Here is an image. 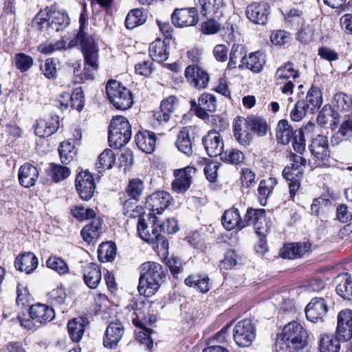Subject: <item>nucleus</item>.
Masks as SVG:
<instances>
[{"label": "nucleus", "mask_w": 352, "mask_h": 352, "mask_svg": "<svg viewBox=\"0 0 352 352\" xmlns=\"http://www.w3.org/2000/svg\"><path fill=\"white\" fill-rule=\"evenodd\" d=\"M241 63L239 67H245L254 73H259L265 64V56L263 53L257 51L250 53L248 56H243Z\"/></svg>", "instance_id": "nucleus-28"}, {"label": "nucleus", "mask_w": 352, "mask_h": 352, "mask_svg": "<svg viewBox=\"0 0 352 352\" xmlns=\"http://www.w3.org/2000/svg\"><path fill=\"white\" fill-rule=\"evenodd\" d=\"M256 329L250 319L238 322L233 329V338L235 343L241 347H248L254 340Z\"/></svg>", "instance_id": "nucleus-8"}, {"label": "nucleus", "mask_w": 352, "mask_h": 352, "mask_svg": "<svg viewBox=\"0 0 352 352\" xmlns=\"http://www.w3.org/2000/svg\"><path fill=\"white\" fill-rule=\"evenodd\" d=\"M340 120L339 113L333 109L330 105H324L317 117V122L322 126L338 124Z\"/></svg>", "instance_id": "nucleus-39"}, {"label": "nucleus", "mask_w": 352, "mask_h": 352, "mask_svg": "<svg viewBox=\"0 0 352 352\" xmlns=\"http://www.w3.org/2000/svg\"><path fill=\"white\" fill-rule=\"evenodd\" d=\"M299 77V73L294 67V64L288 62L279 67L275 74V82L280 86V90L287 98L282 100V105L288 107L293 102L292 95L293 94L294 82Z\"/></svg>", "instance_id": "nucleus-5"}, {"label": "nucleus", "mask_w": 352, "mask_h": 352, "mask_svg": "<svg viewBox=\"0 0 352 352\" xmlns=\"http://www.w3.org/2000/svg\"><path fill=\"white\" fill-rule=\"evenodd\" d=\"M337 294L344 299L352 298V280L348 273L338 275L336 279Z\"/></svg>", "instance_id": "nucleus-37"}, {"label": "nucleus", "mask_w": 352, "mask_h": 352, "mask_svg": "<svg viewBox=\"0 0 352 352\" xmlns=\"http://www.w3.org/2000/svg\"><path fill=\"white\" fill-rule=\"evenodd\" d=\"M41 70L43 75L50 79L56 77V67L55 61L52 58H47L41 65Z\"/></svg>", "instance_id": "nucleus-64"}, {"label": "nucleus", "mask_w": 352, "mask_h": 352, "mask_svg": "<svg viewBox=\"0 0 352 352\" xmlns=\"http://www.w3.org/2000/svg\"><path fill=\"white\" fill-rule=\"evenodd\" d=\"M69 24V18L63 10H57L52 7L50 28L56 32H60L66 28Z\"/></svg>", "instance_id": "nucleus-40"}, {"label": "nucleus", "mask_w": 352, "mask_h": 352, "mask_svg": "<svg viewBox=\"0 0 352 352\" xmlns=\"http://www.w3.org/2000/svg\"><path fill=\"white\" fill-rule=\"evenodd\" d=\"M69 104L71 107L80 111L85 105L83 91L81 87L76 88L72 94H69Z\"/></svg>", "instance_id": "nucleus-60"}, {"label": "nucleus", "mask_w": 352, "mask_h": 352, "mask_svg": "<svg viewBox=\"0 0 352 352\" xmlns=\"http://www.w3.org/2000/svg\"><path fill=\"white\" fill-rule=\"evenodd\" d=\"M248 119L239 117L233 122V133L236 141L243 146L249 145L252 140Z\"/></svg>", "instance_id": "nucleus-21"}, {"label": "nucleus", "mask_w": 352, "mask_h": 352, "mask_svg": "<svg viewBox=\"0 0 352 352\" xmlns=\"http://www.w3.org/2000/svg\"><path fill=\"white\" fill-rule=\"evenodd\" d=\"M303 168L297 166H286L283 171L285 179L289 181V188L291 197H294L298 190L302 178Z\"/></svg>", "instance_id": "nucleus-27"}, {"label": "nucleus", "mask_w": 352, "mask_h": 352, "mask_svg": "<svg viewBox=\"0 0 352 352\" xmlns=\"http://www.w3.org/2000/svg\"><path fill=\"white\" fill-rule=\"evenodd\" d=\"M221 158L224 162L239 164L243 162L244 155L237 149L229 148L222 153Z\"/></svg>", "instance_id": "nucleus-57"}, {"label": "nucleus", "mask_w": 352, "mask_h": 352, "mask_svg": "<svg viewBox=\"0 0 352 352\" xmlns=\"http://www.w3.org/2000/svg\"><path fill=\"white\" fill-rule=\"evenodd\" d=\"M124 332V327L120 321L116 320L110 322L105 331L103 340L104 346L109 349L116 347L122 338Z\"/></svg>", "instance_id": "nucleus-20"}, {"label": "nucleus", "mask_w": 352, "mask_h": 352, "mask_svg": "<svg viewBox=\"0 0 352 352\" xmlns=\"http://www.w3.org/2000/svg\"><path fill=\"white\" fill-rule=\"evenodd\" d=\"M307 111L314 113L317 111L322 103V96L321 91L315 87L310 88L305 100H302Z\"/></svg>", "instance_id": "nucleus-36"}, {"label": "nucleus", "mask_w": 352, "mask_h": 352, "mask_svg": "<svg viewBox=\"0 0 352 352\" xmlns=\"http://www.w3.org/2000/svg\"><path fill=\"white\" fill-rule=\"evenodd\" d=\"M185 76L189 84L197 88H206L209 82V74L197 65H189L186 68Z\"/></svg>", "instance_id": "nucleus-15"}, {"label": "nucleus", "mask_w": 352, "mask_h": 352, "mask_svg": "<svg viewBox=\"0 0 352 352\" xmlns=\"http://www.w3.org/2000/svg\"><path fill=\"white\" fill-rule=\"evenodd\" d=\"M144 190L143 182L139 179H133L129 181L126 192L131 199L137 201Z\"/></svg>", "instance_id": "nucleus-55"}, {"label": "nucleus", "mask_w": 352, "mask_h": 352, "mask_svg": "<svg viewBox=\"0 0 352 352\" xmlns=\"http://www.w3.org/2000/svg\"><path fill=\"white\" fill-rule=\"evenodd\" d=\"M101 225L100 219H94L89 224L85 226L80 232L83 240L87 243L96 240L99 236Z\"/></svg>", "instance_id": "nucleus-42"}, {"label": "nucleus", "mask_w": 352, "mask_h": 352, "mask_svg": "<svg viewBox=\"0 0 352 352\" xmlns=\"http://www.w3.org/2000/svg\"><path fill=\"white\" fill-rule=\"evenodd\" d=\"M84 280L85 284L91 289L97 287L102 279L100 270L98 265L89 263L84 269Z\"/></svg>", "instance_id": "nucleus-38"}, {"label": "nucleus", "mask_w": 352, "mask_h": 352, "mask_svg": "<svg viewBox=\"0 0 352 352\" xmlns=\"http://www.w3.org/2000/svg\"><path fill=\"white\" fill-rule=\"evenodd\" d=\"M140 270L138 292L146 297L151 296L158 290L165 277L163 267L158 263L148 261L141 265Z\"/></svg>", "instance_id": "nucleus-4"}, {"label": "nucleus", "mask_w": 352, "mask_h": 352, "mask_svg": "<svg viewBox=\"0 0 352 352\" xmlns=\"http://www.w3.org/2000/svg\"><path fill=\"white\" fill-rule=\"evenodd\" d=\"M138 147L146 153H151L155 147L156 139L155 134L150 131H141L135 135Z\"/></svg>", "instance_id": "nucleus-34"}, {"label": "nucleus", "mask_w": 352, "mask_h": 352, "mask_svg": "<svg viewBox=\"0 0 352 352\" xmlns=\"http://www.w3.org/2000/svg\"><path fill=\"white\" fill-rule=\"evenodd\" d=\"M65 47V42L63 40L58 41L54 43H44L38 45V50L45 54H50L55 51L60 50Z\"/></svg>", "instance_id": "nucleus-63"}, {"label": "nucleus", "mask_w": 352, "mask_h": 352, "mask_svg": "<svg viewBox=\"0 0 352 352\" xmlns=\"http://www.w3.org/2000/svg\"><path fill=\"white\" fill-rule=\"evenodd\" d=\"M69 168L60 165L52 164L50 168L49 175L54 182H58L64 180L70 175Z\"/></svg>", "instance_id": "nucleus-54"}, {"label": "nucleus", "mask_w": 352, "mask_h": 352, "mask_svg": "<svg viewBox=\"0 0 352 352\" xmlns=\"http://www.w3.org/2000/svg\"><path fill=\"white\" fill-rule=\"evenodd\" d=\"M171 197L169 193L164 191H158L153 193L146 199V206L151 210L153 214H161L168 206Z\"/></svg>", "instance_id": "nucleus-19"}, {"label": "nucleus", "mask_w": 352, "mask_h": 352, "mask_svg": "<svg viewBox=\"0 0 352 352\" xmlns=\"http://www.w3.org/2000/svg\"><path fill=\"white\" fill-rule=\"evenodd\" d=\"M221 221L223 227L228 230H232L236 227L245 228V226H243L244 218L241 217L239 210L235 208L226 210Z\"/></svg>", "instance_id": "nucleus-33"}, {"label": "nucleus", "mask_w": 352, "mask_h": 352, "mask_svg": "<svg viewBox=\"0 0 352 352\" xmlns=\"http://www.w3.org/2000/svg\"><path fill=\"white\" fill-rule=\"evenodd\" d=\"M72 215L80 221H85L92 219L95 217L96 213L91 208H85L82 206H76L71 210Z\"/></svg>", "instance_id": "nucleus-61"}, {"label": "nucleus", "mask_w": 352, "mask_h": 352, "mask_svg": "<svg viewBox=\"0 0 352 352\" xmlns=\"http://www.w3.org/2000/svg\"><path fill=\"white\" fill-rule=\"evenodd\" d=\"M197 6L203 16L220 19L226 10L227 2L225 0H198Z\"/></svg>", "instance_id": "nucleus-14"}, {"label": "nucleus", "mask_w": 352, "mask_h": 352, "mask_svg": "<svg viewBox=\"0 0 352 352\" xmlns=\"http://www.w3.org/2000/svg\"><path fill=\"white\" fill-rule=\"evenodd\" d=\"M194 129L191 126L184 127L178 133L175 145L178 150L187 156H190L192 153L193 138L191 135Z\"/></svg>", "instance_id": "nucleus-26"}, {"label": "nucleus", "mask_w": 352, "mask_h": 352, "mask_svg": "<svg viewBox=\"0 0 352 352\" xmlns=\"http://www.w3.org/2000/svg\"><path fill=\"white\" fill-rule=\"evenodd\" d=\"M146 14L142 8L131 10L125 19V25L127 29L132 30L137 26L142 25L146 21Z\"/></svg>", "instance_id": "nucleus-46"}, {"label": "nucleus", "mask_w": 352, "mask_h": 352, "mask_svg": "<svg viewBox=\"0 0 352 352\" xmlns=\"http://www.w3.org/2000/svg\"><path fill=\"white\" fill-rule=\"evenodd\" d=\"M309 150L311 154L318 160H323L329 157L330 152L327 137L318 135L313 140L309 146Z\"/></svg>", "instance_id": "nucleus-30"}, {"label": "nucleus", "mask_w": 352, "mask_h": 352, "mask_svg": "<svg viewBox=\"0 0 352 352\" xmlns=\"http://www.w3.org/2000/svg\"><path fill=\"white\" fill-rule=\"evenodd\" d=\"M58 117H51L47 120H37L34 127L36 135L40 138L48 137L54 134L58 129Z\"/></svg>", "instance_id": "nucleus-23"}, {"label": "nucleus", "mask_w": 352, "mask_h": 352, "mask_svg": "<svg viewBox=\"0 0 352 352\" xmlns=\"http://www.w3.org/2000/svg\"><path fill=\"white\" fill-rule=\"evenodd\" d=\"M172 23L177 28L195 25L198 22L195 8L175 9L171 16Z\"/></svg>", "instance_id": "nucleus-13"}, {"label": "nucleus", "mask_w": 352, "mask_h": 352, "mask_svg": "<svg viewBox=\"0 0 352 352\" xmlns=\"http://www.w3.org/2000/svg\"><path fill=\"white\" fill-rule=\"evenodd\" d=\"M38 177V172L37 168L29 163L24 164L19 170V182L24 188H30L33 186Z\"/></svg>", "instance_id": "nucleus-25"}, {"label": "nucleus", "mask_w": 352, "mask_h": 352, "mask_svg": "<svg viewBox=\"0 0 352 352\" xmlns=\"http://www.w3.org/2000/svg\"><path fill=\"white\" fill-rule=\"evenodd\" d=\"M340 341L333 335L321 334L318 340L319 352H339Z\"/></svg>", "instance_id": "nucleus-41"}, {"label": "nucleus", "mask_w": 352, "mask_h": 352, "mask_svg": "<svg viewBox=\"0 0 352 352\" xmlns=\"http://www.w3.org/2000/svg\"><path fill=\"white\" fill-rule=\"evenodd\" d=\"M38 258L32 252L23 254L20 257H17L14 262L16 269L21 272H25L26 274L32 273L38 267Z\"/></svg>", "instance_id": "nucleus-31"}, {"label": "nucleus", "mask_w": 352, "mask_h": 352, "mask_svg": "<svg viewBox=\"0 0 352 352\" xmlns=\"http://www.w3.org/2000/svg\"><path fill=\"white\" fill-rule=\"evenodd\" d=\"M265 212L266 210L265 209H254L252 208H249L247 210L246 214L244 217V223L243 226L245 227L253 225L256 232L258 234H261V229L262 228V224L265 221Z\"/></svg>", "instance_id": "nucleus-29"}, {"label": "nucleus", "mask_w": 352, "mask_h": 352, "mask_svg": "<svg viewBox=\"0 0 352 352\" xmlns=\"http://www.w3.org/2000/svg\"><path fill=\"white\" fill-rule=\"evenodd\" d=\"M46 266L57 272L59 275H65L69 273V268L67 263L62 258L52 256L46 261Z\"/></svg>", "instance_id": "nucleus-52"}, {"label": "nucleus", "mask_w": 352, "mask_h": 352, "mask_svg": "<svg viewBox=\"0 0 352 352\" xmlns=\"http://www.w3.org/2000/svg\"><path fill=\"white\" fill-rule=\"evenodd\" d=\"M247 119L252 131L259 136H263L267 134L268 127L265 119L257 116L248 117Z\"/></svg>", "instance_id": "nucleus-53"}, {"label": "nucleus", "mask_w": 352, "mask_h": 352, "mask_svg": "<svg viewBox=\"0 0 352 352\" xmlns=\"http://www.w3.org/2000/svg\"><path fill=\"white\" fill-rule=\"evenodd\" d=\"M190 103L196 115L204 120L208 118V113L214 112L217 108L216 98L208 93H204L200 96L197 104L195 100H192Z\"/></svg>", "instance_id": "nucleus-12"}, {"label": "nucleus", "mask_w": 352, "mask_h": 352, "mask_svg": "<svg viewBox=\"0 0 352 352\" xmlns=\"http://www.w3.org/2000/svg\"><path fill=\"white\" fill-rule=\"evenodd\" d=\"M293 129L286 120H281L278 122L276 130V138L278 143L287 144L294 137Z\"/></svg>", "instance_id": "nucleus-43"}, {"label": "nucleus", "mask_w": 352, "mask_h": 352, "mask_svg": "<svg viewBox=\"0 0 352 352\" xmlns=\"http://www.w3.org/2000/svg\"><path fill=\"white\" fill-rule=\"evenodd\" d=\"M203 144L208 155L211 157L221 156L223 153V139L216 131H210L202 139Z\"/></svg>", "instance_id": "nucleus-17"}, {"label": "nucleus", "mask_w": 352, "mask_h": 352, "mask_svg": "<svg viewBox=\"0 0 352 352\" xmlns=\"http://www.w3.org/2000/svg\"><path fill=\"white\" fill-rule=\"evenodd\" d=\"M14 63L16 67L21 72L28 71L33 65V58L24 53H17L14 56Z\"/></svg>", "instance_id": "nucleus-58"}, {"label": "nucleus", "mask_w": 352, "mask_h": 352, "mask_svg": "<svg viewBox=\"0 0 352 352\" xmlns=\"http://www.w3.org/2000/svg\"><path fill=\"white\" fill-rule=\"evenodd\" d=\"M270 8L267 2H254L246 8L247 18L253 23L264 25L267 23Z\"/></svg>", "instance_id": "nucleus-10"}, {"label": "nucleus", "mask_w": 352, "mask_h": 352, "mask_svg": "<svg viewBox=\"0 0 352 352\" xmlns=\"http://www.w3.org/2000/svg\"><path fill=\"white\" fill-rule=\"evenodd\" d=\"M87 20V14L82 12L80 15V28L75 38V42L80 45L84 55L86 63L84 68V75L86 78L92 79L94 74L91 72V69L96 70L98 68V50L93 37L85 32Z\"/></svg>", "instance_id": "nucleus-3"}, {"label": "nucleus", "mask_w": 352, "mask_h": 352, "mask_svg": "<svg viewBox=\"0 0 352 352\" xmlns=\"http://www.w3.org/2000/svg\"><path fill=\"white\" fill-rule=\"evenodd\" d=\"M336 336L341 342H346L352 338V310H341L337 316Z\"/></svg>", "instance_id": "nucleus-9"}, {"label": "nucleus", "mask_w": 352, "mask_h": 352, "mask_svg": "<svg viewBox=\"0 0 352 352\" xmlns=\"http://www.w3.org/2000/svg\"><path fill=\"white\" fill-rule=\"evenodd\" d=\"M186 285L197 288L201 293H206L209 290V278L207 275H190L185 279Z\"/></svg>", "instance_id": "nucleus-48"}, {"label": "nucleus", "mask_w": 352, "mask_h": 352, "mask_svg": "<svg viewBox=\"0 0 352 352\" xmlns=\"http://www.w3.org/2000/svg\"><path fill=\"white\" fill-rule=\"evenodd\" d=\"M106 93L109 102L120 110H126L130 108L133 103L132 94L129 89L117 80H110L106 86Z\"/></svg>", "instance_id": "nucleus-7"}, {"label": "nucleus", "mask_w": 352, "mask_h": 352, "mask_svg": "<svg viewBox=\"0 0 352 352\" xmlns=\"http://www.w3.org/2000/svg\"><path fill=\"white\" fill-rule=\"evenodd\" d=\"M311 243L308 241L292 243L284 245L280 255L284 258L294 259L302 256L311 249Z\"/></svg>", "instance_id": "nucleus-24"}, {"label": "nucleus", "mask_w": 352, "mask_h": 352, "mask_svg": "<svg viewBox=\"0 0 352 352\" xmlns=\"http://www.w3.org/2000/svg\"><path fill=\"white\" fill-rule=\"evenodd\" d=\"M290 41V35L284 30L272 31L270 35V41L276 46L284 45Z\"/></svg>", "instance_id": "nucleus-62"}, {"label": "nucleus", "mask_w": 352, "mask_h": 352, "mask_svg": "<svg viewBox=\"0 0 352 352\" xmlns=\"http://www.w3.org/2000/svg\"><path fill=\"white\" fill-rule=\"evenodd\" d=\"M308 334L305 329L298 322L292 321L277 336L275 349L277 352H292L302 349L307 344Z\"/></svg>", "instance_id": "nucleus-2"}, {"label": "nucleus", "mask_w": 352, "mask_h": 352, "mask_svg": "<svg viewBox=\"0 0 352 352\" xmlns=\"http://www.w3.org/2000/svg\"><path fill=\"white\" fill-rule=\"evenodd\" d=\"M157 217L155 215L149 217V222L152 224V232L148 230V225L145 219L139 217L137 230L140 237L147 241L155 243V248L160 251H166L168 248L167 240L162 235V232L174 234L179 227L177 221L174 218L167 219L162 223L157 224Z\"/></svg>", "instance_id": "nucleus-1"}, {"label": "nucleus", "mask_w": 352, "mask_h": 352, "mask_svg": "<svg viewBox=\"0 0 352 352\" xmlns=\"http://www.w3.org/2000/svg\"><path fill=\"white\" fill-rule=\"evenodd\" d=\"M131 138V127L127 119L121 116L112 118L109 129V142L116 148L126 145Z\"/></svg>", "instance_id": "nucleus-6"}, {"label": "nucleus", "mask_w": 352, "mask_h": 352, "mask_svg": "<svg viewBox=\"0 0 352 352\" xmlns=\"http://www.w3.org/2000/svg\"><path fill=\"white\" fill-rule=\"evenodd\" d=\"M331 107L338 113L339 111H349V110L352 111V98H350L349 96L344 93H337L333 96Z\"/></svg>", "instance_id": "nucleus-49"}, {"label": "nucleus", "mask_w": 352, "mask_h": 352, "mask_svg": "<svg viewBox=\"0 0 352 352\" xmlns=\"http://www.w3.org/2000/svg\"><path fill=\"white\" fill-rule=\"evenodd\" d=\"M352 137V111L344 116L338 131L331 138L333 145L339 144L343 140H348Z\"/></svg>", "instance_id": "nucleus-35"}, {"label": "nucleus", "mask_w": 352, "mask_h": 352, "mask_svg": "<svg viewBox=\"0 0 352 352\" xmlns=\"http://www.w3.org/2000/svg\"><path fill=\"white\" fill-rule=\"evenodd\" d=\"M195 173V168L192 166L176 170L174 173L175 179L172 182L173 190L177 193L186 192L190 188L192 175Z\"/></svg>", "instance_id": "nucleus-18"}, {"label": "nucleus", "mask_w": 352, "mask_h": 352, "mask_svg": "<svg viewBox=\"0 0 352 352\" xmlns=\"http://www.w3.org/2000/svg\"><path fill=\"white\" fill-rule=\"evenodd\" d=\"M77 143L76 140L75 141L70 140L60 144L58 152L63 164H67L73 160L76 154L75 144Z\"/></svg>", "instance_id": "nucleus-47"}, {"label": "nucleus", "mask_w": 352, "mask_h": 352, "mask_svg": "<svg viewBox=\"0 0 352 352\" xmlns=\"http://www.w3.org/2000/svg\"><path fill=\"white\" fill-rule=\"evenodd\" d=\"M305 311L308 320L316 322L327 315L328 306L324 298H314L306 306Z\"/></svg>", "instance_id": "nucleus-16"}, {"label": "nucleus", "mask_w": 352, "mask_h": 352, "mask_svg": "<svg viewBox=\"0 0 352 352\" xmlns=\"http://www.w3.org/2000/svg\"><path fill=\"white\" fill-rule=\"evenodd\" d=\"M149 55L153 60L163 62L168 58L167 47L164 41L155 40L150 44Z\"/></svg>", "instance_id": "nucleus-44"}, {"label": "nucleus", "mask_w": 352, "mask_h": 352, "mask_svg": "<svg viewBox=\"0 0 352 352\" xmlns=\"http://www.w3.org/2000/svg\"><path fill=\"white\" fill-rule=\"evenodd\" d=\"M95 183L92 175L88 171H81L76 177V188L83 200L88 201L95 192Z\"/></svg>", "instance_id": "nucleus-11"}, {"label": "nucleus", "mask_w": 352, "mask_h": 352, "mask_svg": "<svg viewBox=\"0 0 352 352\" xmlns=\"http://www.w3.org/2000/svg\"><path fill=\"white\" fill-rule=\"evenodd\" d=\"M116 254V246L112 242L102 243L98 250V257L101 262H109L113 261Z\"/></svg>", "instance_id": "nucleus-51"}, {"label": "nucleus", "mask_w": 352, "mask_h": 352, "mask_svg": "<svg viewBox=\"0 0 352 352\" xmlns=\"http://www.w3.org/2000/svg\"><path fill=\"white\" fill-rule=\"evenodd\" d=\"M245 55L244 47L242 45L234 44L230 52V59L228 63L227 69H234L237 66L238 60H242Z\"/></svg>", "instance_id": "nucleus-56"}, {"label": "nucleus", "mask_w": 352, "mask_h": 352, "mask_svg": "<svg viewBox=\"0 0 352 352\" xmlns=\"http://www.w3.org/2000/svg\"><path fill=\"white\" fill-rule=\"evenodd\" d=\"M116 157L112 150L105 149L98 157L96 168L99 173L112 168L115 164Z\"/></svg>", "instance_id": "nucleus-50"}, {"label": "nucleus", "mask_w": 352, "mask_h": 352, "mask_svg": "<svg viewBox=\"0 0 352 352\" xmlns=\"http://www.w3.org/2000/svg\"><path fill=\"white\" fill-rule=\"evenodd\" d=\"M87 324V319L82 317L74 318L68 322L67 330L73 342H78L81 340Z\"/></svg>", "instance_id": "nucleus-32"}, {"label": "nucleus", "mask_w": 352, "mask_h": 352, "mask_svg": "<svg viewBox=\"0 0 352 352\" xmlns=\"http://www.w3.org/2000/svg\"><path fill=\"white\" fill-rule=\"evenodd\" d=\"M30 317L36 322L42 324L51 321L55 316L54 309L44 304H36L29 309Z\"/></svg>", "instance_id": "nucleus-22"}, {"label": "nucleus", "mask_w": 352, "mask_h": 352, "mask_svg": "<svg viewBox=\"0 0 352 352\" xmlns=\"http://www.w3.org/2000/svg\"><path fill=\"white\" fill-rule=\"evenodd\" d=\"M65 299V292L61 287L54 289L47 294V302L52 306H59L63 305Z\"/></svg>", "instance_id": "nucleus-59"}, {"label": "nucleus", "mask_w": 352, "mask_h": 352, "mask_svg": "<svg viewBox=\"0 0 352 352\" xmlns=\"http://www.w3.org/2000/svg\"><path fill=\"white\" fill-rule=\"evenodd\" d=\"M276 184V179L270 177L260 182L258 188V197L261 206H265L267 199L272 194L274 186Z\"/></svg>", "instance_id": "nucleus-45"}]
</instances>
